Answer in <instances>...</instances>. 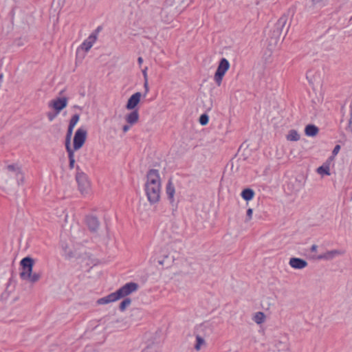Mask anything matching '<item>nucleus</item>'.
I'll return each mask as SVG.
<instances>
[{
  "instance_id": "1",
  "label": "nucleus",
  "mask_w": 352,
  "mask_h": 352,
  "mask_svg": "<svg viewBox=\"0 0 352 352\" xmlns=\"http://www.w3.org/2000/svg\"><path fill=\"white\" fill-rule=\"evenodd\" d=\"M35 261L30 256H25L20 261L21 272L20 278L23 280H28L32 283H36L41 278V274L32 272Z\"/></svg>"
},
{
  "instance_id": "2",
  "label": "nucleus",
  "mask_w": 352,
  "mask_h": 352,
  "mask_svg": "<svg viewBox=\"0 0 352 352\" xmlns=\"http://www.w3.org/2000/svg\"><path fill=\"white\" fill-rule=\"evenodd\" d=\"M229 68V61L226 58H221L214 76V80L218 86L221 85L223 78Z\"/></svg>"
},
{
  "instance_id": "3",
  "label": "nucleus",
  "mask_w": 352,
  "mask_h": 352,
  "mask_svg": "<svg viewBox=\"0 0 352 352\" xmlns=\"http://www.w3.org/2000/svg\"><path fill=\"white\" fill-rule=\"evenodd\" d=\"M76 180L78 183V190L82 194L87 193L90 187V183L87 175L83 173L79 166H76Z\"/></svg>"
},
{
  "instance_id": "4",
  "label": "nucleus",
  "mask_w": 352,
  "mask_h": 352,
  "mask_svg": "<svg viewBox=\"0 0 352 352\" xmlns=\"http://www.w3.org/2000/svg\"><path fill=\"white\" fill-rule=\"evenodd\" d=\"M139 285L134 282H129L124 284L122 287L115 292L118 300L124 298L131 293L138 290Z\"/></svg>"
},
{
  "instance_id": "5",
  "label": "nucleus",
  "mask_w": 352,
  "mask_h": 352,
  "mask_svg": "<svg viewBox=\"0 0 352 352\" xmlns=\"http://www.w3.org/2000/svg\"><path fill=\"white\" fill-rule=\"evenodd\" d=\"M144 190L151 204H156L160 201L161 186H144Z\"/></svg>"
},
{
  "instance_id": "6",
  "label": "nucleus",
  "mask_w": 352,
  "mask_h": 352,
  "mask_svg": "<svg viewBox=\"0 0 352 352\" xmlns=\"http://www.w3.org/2000/svg\"><path fill=\"white\" fill-rule=\"evenodd\" d=\"M87 131L83 128L78 129L73 139V147L74 150H79L84 145L87 138Z\"/></svg>"
},
{
  "instance_id": "7",
  "label": "nucleus",
  "mask_w": 352,
  "mask_h": 352,
  "mask_svg": "<svg viewBox=\"0 0 352 352\" xmlns=\"http://www.w3.org/2000/svg\"><path fill=\"white\" fill-rule=\"evenodd\" d=\"M161 186V179L159 170L149 169L146 173V182L144 186Z\"/></svg>"
},
{
  "instance_id": "8",
  "label": "nucleus",
  "mask_w": 352,
  "mask_h": 352,
  "mask_svg": "<svg viewBox=\"0 0 352 352\" xmlns=\"http://www.w3.org/2000/svg\"><path fill=\"white\" fill-rule=\"evenodd\" d=\"M287 19H288V15H287L285 14H284L279 18V19L277 21V22L276 23V24L274 26V28L272 30V36H273L278 38L281 35V34L285 28V26L287 22Z\"/></svg>"
},
{
  "instance_id": "9",
  "label": "nucleus",
  "mask_w": 352,
  "mask_h": 352,
  "mask_svg": "<svg viewBox=\"0 0 352 352\" xmlns=\"http://www.w3.org/2000/svg\"><path fill=\"white\" fill-rule=\"evenodd\" d=\"M85 221L89 230L91 233L98 232L100 223L98 218L94 214H88L85 217Z\"/></svg>"
},
{
  "instance_id": "10",
  "label": "nucleus",
  "mask_w": 352,
  "mask_h": 352,
  "mask_svg": "<svg viewBox=\"0 0 352 352\" xmlns=\"http://www.w3.org/2000/svg\"><path fill=\"white\" fill-rule=\"evenodd\" d=\"M68 102V99L66 97H58L50 101L49 107L53 108L56 113H59L63 109H65Z\"/></svg>"
},
{
  "instance_id": "11",
  "label": "nucleus",
  "mask_w": 352,
  "mask_h": 352,
  "mask_svg": "<svg viewBox=\"0 0 352 352\" xmlns=\"http://www.w3.org/2000/svg\"><path fill=\"white\" fill-rule=\"evenodd\" d=\"M142 94L140 92H135L132 94L127 100L126 104V109L128 110L137 109L136 107L140 102Z\"/></svg>"
},
{
  "instance_id": "12",
  "label": "nucleus",
  "mask_w": 352,
  "mask_h": 352,
  "mask_svg": "<svg viewBox=\"0 0 352 352\" xmlns=\"http://www.w3.org/2000/svg\"><path fill=\"white\" fill-rule=\"evenodd\" d=\"M80 119V115L78 113H76L72 116V118L69 120V123L68 125L66 136H65V140H71L72 136L73 134V130L75 127L76 124L78 123Z\"/></svg>"
},
{
  "instance_id": "13",
  "label": "nucleus",
  "mask_w": 352,
  "mask_h": 352,
  "mask_svg": "<svg viewBox=\"0 0 352 352\" xmlns=\"http://www.w3.org/2000/svg\"><path fill=\"white\" fill-rule=\"evenodd\" d=\"M174 261L173 256H170L169 254L166 252L162 253L160 256L157 257V263L166 267H170Z\"/></svg>"
},
{
  "instance_id": "14",
  "label": "nucleus",
  "mask_w": 352,
  "mask_h": 352,
  "mask_svg": "<svg viewBox=\"0 0 352 352\" xmlns=\"http://www.w3.org/2000/svg\"><path fill=\"white\" fill-rule=\"evenodd\" d=\"M290 266L294 269L301 270L307 266V262L300 258L292 257L289 262Z\"/></svg>"
},
{
  "instance_id": "15",
  "label": "nucleus",
  "mask_w": 352,
  "mask_h": 352,
  "mask_svg": "<svg viewBox=\"0 0 352 352\" xmlns=\"http://www.w3.org/2000/svg\"><path fill=\"white\" fill-rule=\"evenodd\" d=\"M139 119V112L138 109L131 110V111L126 114L125 116V120L128 124L130 125H133L135 124Z\"/></svg>"
},
{
  "instance_id": "16",
  "label": "nucleus",
  "mask_w": 352,
  "mask_h": 352,
  "mask_svg": "<svg viewBox=\"0 0 352 352\" xmlns=\"http://www.w3.org/2000/svg\"><path fill=\"white\" fill-rule=\"evenodd\" d=\"M340 254V252L336 250L327 251V252L320 254L317 256V259L318 260H331L333 259L336 255H338Z\"/></svg>"
},
{
  "instance_id": "17",
  "label": "nucleus",
  "mask_w": 352,
  "mask_h": 352,
  "mask_svg": "<svg viewBox=\"0 0 352 352\" xmlns=\"http://www.w3.org/2000/svg\"><path fill=\"white\" fill-rule=\"evenodd\" d=\"M95 42L96 37L94 36H89V37L81 44L80 48L85 52H88L91 48Z\"/></svg>"
},
{
  "instance_id": "18",
  "label": "nucleus",
  "mask_w": 352,
  "mask_h": 352,
  "mask_svg": "<svg viewBox=\"0 0 352 352\" xmlns=\"http://www.w3.org/2000/svg\"><path fill=\"white\" fill-rule=\"evenodd\" d=\"M166 192L168 199L170 201H173L174 195L175 192V186L171 179H169L166 187Z\"/></svg>"
},
{
  "instance_id": "19",
  "label": "nucleus",
  "mask_w": 352,
  "mask_h": 352,
  "mask_svg": "<svg viewBox=\"0 0 352 352\" xmlns=\"http://www.w3.org/2000/svg\"><path fill=\"white\" fill-rule=\"evenodd\" d=\"M116 300H118V298L116 296L115 292H113L107 295V296L99 298L97 300V303L99 305H105L111 302H115Z\"/></svg>"
},
{
  "instance_id": "20",
  "label": "nucleus",
  "mask_w": 352,
  "mask_h": 352,
  "mask_svg": "<svg viewBox=\"0 0 352 352\" xmlns=\"http://www.w3.org/2000/svg\"><path fill=\"white\" fill-rule=\"evenodd\" d=\"M319 129L314 124H307L305 129V133L307 136L314 137L318 133Z\"/></svg>"
},
{
  "instance_id": "21",
  "label": "nucleus",
  "mask_w": 352,
  "mask_h": 352,
  "mask_svg": "<svg viewBox=\"0 0 352 352\" xmlns=\"http://www.w3.org/2000/svg\"><path fill=\"white\" fill-rule=\"evenodd\" d=\"M254 195V191L250 188H244L241 193V197L246 201L252 200Z\"/></svg>"
},
{
  "instance_id": "22",
  "label": "nucleus",
  "mask_w": 352,
  "mask_h": 352,
  "mask_svg": "<svg viewBox=\"0 0 352 352\" xmlns=\"http://www.w3.org/2000/svg\"><path fill=\"white\" fill-rule=\"evenodd\" d=\"M317 173L321 175H330L329 164L328 162L324 163L322 166L317 168Z\"/></svg>"
},
{
  "instance_id": "23",
  "label": "nucleus",
  "mask_w": 352,
  "mask_h": 352,
  "mask_svg": "<svg viewBox=\"0 0 352 352\" xmlns=\"http://www.w3.org/2000/svg\"><path fill=\"white\" fill-rule=\"evenodd\" d=\"M65 149L67 152V154H68V158L69 160H75L74 159V151L76 150L73 148H72L71 147V140H65Z\"/></svg>"
},
{
  "instance_id": "24",
  "label": "nucleus",
  "mask_w": 352,
  "mask_h": 352,
  "mask_svg": "<svg viewBox=\"0 0 352 352\" xmlns=\"http://www.w3.org/2000/svg\"><path fill=\"white\" fill-rule=\"evenodd\" d=\"M265 318V315L263 312L258 311V312L256 313V314L254 316L253 320L256 324H262L263 322H264Z\"/></svg>"
},
{
  "instance_id": "25",
  "label": "nucleus",
  "mask_w": 352,
  "mask_h": 352,
  "mask_svg": "<svg viewBox=\"0 0 352 352\" xmlns=\"http://www.w3.org/2000/svg\"><path fill=\"white\" fill-rule=\"evenodd\" d=\"M287 139L289 141H298L300 139V135L296 130H291L287 135Z\"/></svg>"
},
{
  "instance_id": "26",
  "label": "nucleus",
  "mask_w": 352,
  "mask_h": 352,
  "mask_svg": "<svg viewBox=\"0 0 352 352\" xmlns=\"http://www.w3.org/2000/svg\"><path fill=\"white\" fill-rule=\"evenodd\" d=\"M204 344H205V340H204V338L201 335L197 334L196 336V343L195 344V349L197 351H199V350H200L201 346Z\"/></svg>"
},
{
  "instance_id": "27",
  "label": "nucleus",
  "mask_w": 352,
  "mask_h": 352,
  "mask_svg": "<svg viewBox=\"0 0 352 352\" xmlns=\"http://www.w3.org/2000/svg\"><path fill=\"white\" fill-rule=\"evenodd\" d=\"M7 169L10 172H13L15 173L16 176H18L19 174H21V169L19 166L15 164H9L7 166Z\"/></svg>"
},
{
  "instance_id": "28",
  "label": "nucleus",
  "mask_w": 352,
  "mask_h": 352,
  "mask_svg": "<svg viewBox=\"0 0 352 352\" xmlns=\"http://www.w3.org/2000/svg\"><path fill=\"white\" fill-rule=\"evenodd\" d=\"M312 6L316 8H322L325 6L329 0H311Z\"/></svg>"
},
{
  "instance_id": "29",
  "label": "nucleus",
  "mask_w": 352,
  "mask_h": 352,
  "mask_svg": "<svg viewBox=\"0 0 352 352\" xmlns=\"http://www.w3.org/2000/svg\"><path fill=\"white\" fill-rule=\"evenodd\" d=\"M131 300L129 298H125L124 300L120 303L119 309L121 311H123L126 309V308L131 304Z\"/></svg>"
},
{
  "instance_id": "30",
  "label": "nucleus",
  "mask_w": 352,
  "mask_h": 352,
  "mask_svg": "<svg viewBox=\"0 0 352 352\" xmlns=\"http://www.w3.org/2000/svg\"><path fill=\"white\" fill-rule=\"evenodd\" d=\"M199 122L202 126L206 125L209 122L208 115L206 113H202L199 118Z\"/></svg>"
},
{
  "instance_id": "31",
  "label": "nucleus",
  "mask_w": 352,
  "mask_h": 352,
  "mask_svg": "<svg viewBox=\"0 0 352 352\" xmlns=\"http://www.w3.org/2000/svg\"><path fill=\"white\" fill-rule=\"evenodd\" d=\"M142 352H158L157 349V346L155 345H148L145 349H143Z\"/></svg>"
},
{
  "instance_id": "32",
  "label": "nucleus",
  "mask_w": 352,
  "mask_h": 352,
  "mask_svg": "<svg viewBox=\"0 0 352 352\" xmlns=\"http://www.w3.org/2000/svg\"><path fill=\"white\" fill-rule=\"evenodd\" d=\"M102 26L99 25L97 27V28L89 35V36H94L96 37V41L97 40L98 34L102 30Z\"/></svg>"
},
{
  "instance_id": "33",
  "label": "nucleus",
  "mask_w": 352,
  "mask_h": 352,
  "mask_svg": "<svg viewBox=\"0 0 352 352\" xmlns=\"http://www.w3.org/2000/svg\"><path fill=\"white\" fill-rule=\"evenodd\" d=\"M253 214V210L252 208H248L246 212V221H250L252 219Z\"/></svg>"
},
{
  "instance_id": "34",
  "label": "nucleus",
  "mask_w": 352,
  "mask_h": 352,
  "mask_svg": "<svg viewBox=\"0 0 352 352\" xmlns=\"http://www.w3.org/2000/svg\"><path fill=\"white\" fill-rule=\"evenodd\" d=\"M340 148H341L340 145L337 144V145L335 146V147L333 148V149L332 151V155H333V157H335L336 155H338V153H339Z\"/></svg>"
},
{
  "instance_id": "35",
  "label": "nucleus",
  "mask_w": 352,
  "mask_h": 352,
  "mask_svg": "<svg viewBox=\"0 0 352 352\" xmlns=\"http://www.w3.org/2000/svg\"><path fill=\"white\" fill-rule=\"evenodd\" d=\"M209 326V323L208 322H203L202 324H200V326L198 328V331L200 332V331H203L204 330V329L208 327Z\"/></svg>"
},
{
  "instance_id": "36",
  "label": "nucleus",
  "mask_w": 352,
  "mask_h": 352,
  "mask_svg": "<svg viewBox=\"0 0 352 352\" xmlns=\"http://www.w3.org/2000/svg\"><path fill=\"white\" fill-rule=\"evenodd\" d=\"M16 179L17 180L18 184H20L21 183L22 184L23 182L24 176H23V174L22 173V171L21 172V174H19L18 176H16Z\"/></svg>"
},
{
  "instance_id": "37",
  "label": "nucleus",
  "mask_w": 352,
  "mask_h": 352,
  "mask_svg": "<svg viewBox=\"0 0 352 352\" xmlns=\"http://www.w3.org/2000/svg\"><path fill=\"white\" fill-rule=\"evenodd\" d=\"M58 113H56V111H55L54 113H52L51 112H49L47 113V118L50 121H52L54 120V119L56 117V116L58 115Z\"/></svg>"
},
{
  "instance_id": "38",
  "label": "nucleus",
  "mask_w": 352,
  "mask_h": 352,
  "mask_svg": "<svg viewBox=\"0 0 352 352\" xmlns=\"http://www.w3.org/2000/svg\"><path fill=\"white\" fill-rule=\"evenodd\" d=\"M64 256H65L66 258H71L72 257L74 256V254H73V252L72 251H69V252H67L66 251V248H65V249Z\"/></svg>"
},
{
  "instance_id": "39",
  "label": "nucleus",
  "mask_w": 352,
  "mask_h": 352,
  "mask_svg": "<svg viewBox=\"0 0 352 352\" xmlns=\"http://www.w3.org/2000/svg\"><path fill=\"white\" fill-rule=\"evenodd\" d=\"M144 89H145L144 96H146V94L149 91L148 85V79L144 80Z\"/></svg>"
},
{
  "instance_id": "40",
  "label": "nucleus",
  "mask_w": 352,
  "mask_h": 352,
  "mask_svg": "<svg viewBox=\"0 0 352 352\" xmlns=\"http://www.w3.org/2000/svg\"><path fill=\"white\" fill-rule=\"evenodd\" d=\"M75 166V160H69V168L73 169Z\"/></svg>"
},
{
  "instance_id": "41",
  "label": "nucleus",
  "mask_w": 352,
  "mask_h": 352,
  "mask_svg": "<svg viewBox=\"0 0 352 352\" xmlns=\"http://www.w3.org/2000/svg\"><path fill=\"white\" fill-rule=\"evenodd\" d=\"M147 69H148V67H146L142 70V75H143V77H144V80L148 79Z\"/></svg>"
},
{
  "instance_id": "42",
  "label": "nucleus",
  "mask_w": 352,
  "mask_h": 352,
  "mask_svg": "<svg viewBox=\"0 0 352 352\" xmlns=\"http://www.w3.org/2000/svg\"><path fill=\"white\" fill-rule=\"evenodd\" d=\"M130 125L125 124L122 126V131L124 133H126L130 129Z\"/></svg>"
},
{
  "instance_id": "43",
  "label": "nucleus",
  "mask_w": 352,
  "mask_h": 352,
  "mask_svg": "<svg viewBox=\"0 0 352 352\" xmlns=\"http://www.w3.org/2000/svg\"><path fill=\"white\" fill-rule=\"evenodd\" d=\"M317 249H318V245H311V249H310V250H311V252H316V251H317Z\"/></svg>"
},
{
  "instance_id": "44",
  "label": "nucleus",
  "mask_w": 352,
  "mask_h": 352,
  "mask_svg": "<svg viewBox=\"0 0 352 352\" xmlns=\"http://www.w3.org/2000/svg\"><path fill=\"white\" fill-rule=\"evenodd\" d=\"M350 116H351V118L349 120V127L350 128V129L352 132V114H350Z\"/></svg>"
},
{
  "instance_id": "45",
  "label": "nucleus",
  "mask_w": 352,
  "mask_h": 352,
  "mask_svg": "<svg viewBox=\"0 0 352 352\" xmlns=\"http://www.w3.org/2000/svg\"><path fill=\"white\" fill-rule=\"evenodd\" d=\"M138 64H139L140 65H142V63H143V58H142V57H140H140H138Z\"/></svg>"
},
{
  "instance_id": "46",
  "label": "nucleus",
  "mask_w": 352,
  "mask_h": 352,
  "mask_svg": "<svg viewBox=\"0 0 352 352\" xmlns=\"http://www.w3.org/2000/svg\"><path fill=\"white\" fill-rule=\"evenodd\" d=\"M3 77V74H0V85H1Z\"/></svg>"
},
{
  "instance_id": "47",
  "label": "nucleus",
  "mask_w": 352,
  "mask_h": 352,
  "mask_svg": "<svg viewBox=\"0 0 352 352\" xmlns=\"http://www.w3.org/2000/svg\"><path fill=\"white\" fill-rule=\"evenodd\" d=\"M350 109H351L350 114H352V104H350Z\"/></svg>"
},
{
  "instance_id": "48",
  "label": "nucleus",
  "mask_w": 352,
  "mask_h": 352,
  "mask_svg": "<svg viewBox=\"0 0 352 352\" xmlns=\"http://www.w3.org/2000/svg\"><path fill=\"white\" fill-rule=\"evenodd\" d=\"M289 25L287 26V29H286V32H285V34L288 31V29H289Z\"/></svg>"
},
{
  "instance_id": "49",
  "label": "nucleus",
  "mask_w": 352,
  "mask_h": 352,
  "mask_svg": "<svg viewBox=\"0 0 352 352\" xmlns=\"http://www.w3.org/2000/svg\"><path fill=\"white\" fill-rule=\"evenodd\" d=\"M134 311H135V312H139V311H140V310H139L138 309H135V310H134Z\"/></svg>"
},
{
  "instance_id": "50",
  "label": "nucleus",
  "mask_w": 352,
  "mask_h": 352,
  "mask_svg": "<svg viewBox=\"0 0 352 352\" xmlns=\"http://www.w3.org/2000/svg\"><path fill=\"white\" fill-rule=\"evenodd\" d=\"M351 104H352V99H351Z\"/></svg>"
}]
</instances>
